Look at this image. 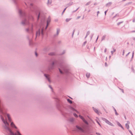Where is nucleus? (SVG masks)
Segmentation results:
<instances>
[{
	"label": "nucleus",
	"mask_w": 135,
	"mask_h": 135,
	"mask_svg": "<svg viewBox=\"0 0 135 135\" xmlns=\"http://www.w3.org/2000/svg\"><path fill=\"white\" fill-rule=\"evenodd\" d=\"M104 120L106 123L108 124L109 125L112 126H114V125L112 123L110 122L109 120L107 119H105Z\"/></svg>",
	"instance_id": "1"
},
{
	"label": "nucleus",
	"mask_w": 135,
	"mask_h": 135,
	"mask_svg": "<svg viewBox=\"0 0 135 135\" xmlns=\"http://www.w3.org/2000/svg\"><path fill=\"white\" fill-rule=\"evenodd\" d=\"M43 30H44V29L42 28L41 30V31H40V30H39V31L37 32L36 35V37L37 36H39V35L40 32H41V33L42 35H43Z\"/></svg>",
	"instance_id": "2"
},
{
	"label": "nucleus",
	"mask_w": 135,
	"mask_h": 135,
	"mask_svg": "<svg viewBox=\"0 0 135 135\" xmlns=\"http://www.w3.org/2000/svg\"><path fill=\"white\" fill-rule=\"evenodd\" d=\"M51 21V18L50 17H49L47 20V24L46 26V27L45 29H46L48 26L49 25V23Z\"/></svg>",
	"instance_id": "3"
},
{
	"label": "nucleus",
	"mask_w": 135,
	"mask_h": 135,
	"mask_svg": "<svg viewBox=\"0 0 135 135\" xmlns=\"http://www.w3.org/2000/svg\"><path fill=\"white\" fill-rule=\"evenodd\" d=\"M79 117L81 119L83 120V121L84 122H85V123L86 124H88V123L87 122V121L84 119V118L82 116L80 115H79Z\"/></svg>",
	"instance_id": "4"
},
{
	"label": "nucleus",
	"mask_w": 135,
	"mask_h": 135,
	"mask_svg": "<svg viewBox=\"0 0 135 135\" xmlns=\"http://www.w3.org/2000/svg\"><path fill=\"white\" fill-rule=\"evenodd\" d=\"M11 126L13 128H15L16 129H17V127L15 126L14 123L12 122L11 124Z\"/></svg>",
	"instance_id": "5"
},
{
	"label": "nucleus",
	"mask_w": 135,
	"mask_h": 135,
	"mask_svg": "<svg viewBox=\"0 0 135 135\" xmlns=\"http://www.w3.org/2000/svg\"><path fill=\"white\" fill-rule=\"evenodd\" d=\"M6 116L8 118V119L9 121V122H11V118L10 117V115L8 114H6Z\"/></svg>",
	"instance_id": "6"
},
{
	"label": "nucleus",
	"mask_w": 135,
	"mask_h": 135,
	"mask_svg": "<svg viewBox=\"0 0 135 135\" xmlns=\"http://www.w3.org/2000/svg\"><path fill=\"white\" fill-rule=\"evenodd\" d=\"M45 75L46 77L47 78V79H48L49 81V82H50V79H49V75H46V74H45Z\"/></svg>",
	"instance_id": "7"
},
{
	"label": "nucleus",
	"mask_w": 135,
	"mask_h": 135,
	"mask_svg": "<svg viewBox=\"0 0 135 135\" xmlns=\"http://www.w3.org/2000/svg\"><path fill=\"white\" fill-rule=\"evenodd\" d=\"M76 128L78 129H79V130H80V131H83V129L81 128L79 126H76Z\"/></svg>",
	"instance_id": "8"
},
{
	"label": "nucleus",
	"mask_w": 135,
	"mask_h": 135,
	"mask_svg": "<svg viewBox=\"0 0 135 135\" xmlns=\"http://www.w3.org/2000/svg\"><path fill=\"white\" fill-rule=\"evenodd\" d=\"M90 75V74L89 73H87L86 74V76L88 78H89V77Z\"/></svg>",
	"instance_id": "9"
},
{
	"label": "nucleus",
	"mask_w": 135,
	"mask_h": 135,
	"mask_svg": "<svg viewBox=\"0 0 135 135\" xmlns=\"http://www.w3.org/2000/svg\"><path fill=\"white\" fill-rule=\"evenodd\" d=\"M93 110L97 114L98 113V111L97 109L95 108H94Z\"/></svg>",
	"instance_id": "10"
},
{
	"label": "nucleus",
	"mask_w": 135,
	"mask_h": 135,
	"mask_svg": "<svg viewBox=\"0 0 135 135\" xmlns=\"http://www.w3.org/2000/svg\"><path fill=\"white\" fill-rule=\"evenodd\" d=\"M67 101H68V102H69L71 104L72 103V101L71 100H70V99H67Z\"/></svg>",
	"instance_id": "11"
},
{
	"label": "nucleus",
	"mask_w": 135,
	"mask_h": 135,
	"mask_svg": "<svg viewBox=\"0 0 135 135\" xmlns=\"http://www.w3.org/2000/svg\"><path fill=\"white\" fill-rule=\"evenodd\" d=\"M116 51L115 49H113V51H111V52L112 53V54H113V53L115 52Z\"/></svg>",
	"instance_id": "12"
},
{
	"label": "nucleus",
	"mask_w": 135,
	"mask_h": 135,
	"mask_svg": "<svg viewBox=\"0 0 135 135\" xmlns=\"http://www.w3.org/2000/svg\"><path fill=\"white\" fill-rule=\"evenodd\" d=\"M117 124L119 126L122 128V127L121 126V124L119 122H117Z\"/></svg>",
	"instance_id": "13"
},
{
	"label": "nucleus",
	"mask_w": 135,
	"mask_h": 135,
	"mask_svg": "<svg viewBox=\"0 0 135 135\" xmlns=\"http://www.w3.org/2000/svg\"><path fill=\"white\" fill-rule=\"evenodd\" d=\"M126 128L127 129H128L129 128V126L128 124H126Z\"/></svg>",
	"instance_id": "14"
},
{
	"label": "nucleus",
	"mask_w": 135,
	"mask_h": 135,
	"mask_svg": "<svg viewBox=\"0 0 135 135\" xmlns=\"http://www.w3.org/2000/svg\"><path fill=\"white\" fill-rule=\"evenodd\" d=\"M114 110L115 112V114L116 115H118V114L117 113V112L116 111V109H114Z\"/></svg>",
	"instance_id": "15"
},
{
	"label": "nucleus",
	"mask_w": 135,
	"mask_h": 135,
	"mask_svg": "<svg viewBox=\"0 0 135 135\" xmlns=\"http://www.w3.org/2000/svg\"><path fill=\"white\" fill-rule=\"evenodd\" d=\"M74 116L75 117H78L77 115H76V114H74Z\"/></svg>",
	"instance_id": "16"
},
{
	"label": "nucleus",
	"mask_w": 135,
	"mask_h": 135,
	"mask_svg": "<svg viewBox=\"0 0 135 135\" xmlns=\"http://www.w3.org/2000/svg\"><path fill=\"white\" fill-rule=\"evenodd\" d=\"M97 123L99 124V125L100 126H101L100 125V123L98 122V121H97Z\"/></svg>",
	"instance_id": "17"
},
{
	"label": "nucleus",
	"mask_w": 135,
	"mask_h": 135,
	"mask_svg": "<svg viewBox=\"0 0 135 135\" xmlns=\"http://www.w3.org/2000/svg\"><path fill=\"white\" fill-rule=\"evenodd\" d=\"M107 50V49L106 48H105L104 50V52H106Z\"/></svg>",
	"instance_id": "18"
},
{
	"label": "nucleus",
	"mask_w": 135,
	"mask_h": 135,
	"mask_svg": "<svg viewBox=\"0 0 135 135\" xmlns=\"http://www.w3.org/2000/svg\"><path fill=\"white\" fill-rule=\"evenodd\" d=\"M107 11H107H105V15H106V14Z\"/></svg>",
	"instance_id": "19"
},
{
	"label": "nucleus",
	"mask_w": 135,
	"mask_h": 135,
	"mask_svg": "<svg viewBox=\"0 0 135 135\" xmlns=\"http://www.w3.org/2000/svg\"><path fill=\"white\" fill-rule=\"evenodd\" d=\"M59 71H60V73H63L62 72L61 70H60L59 69Z\"/></svg>",
	"instance_id": "20"
},
{
	"label": "nucleus",
	"mask_w": 135,
	"mask_h": 135,
	"mask_svg": "<svg viewBox=\"0 0 135 135\" xmlns=\"http://www.w3.org/2000/svg\"><path fill=\"white\" fill-rule=\"evenodd\" d=\"M69 20H70L67 19L66 20V21L68 22V21Z\"/></svg>",
	"instance_id": "21"
},
{
	"label": "nucleus",
	"mask_w": 135,
	"mask_h": 135,
	"mask_svg": "<svg viewBox=\"0 0 135 135\" xmlns=\"http://www.w3.org/2000/svg\"><path fill=\"white\" fill-rule=\"evenodd\" d=\"M66 8H65L64 9V10L63 11V12H64L65 11V10L66 9Z\"/></svg>",
	"instance_id": "22"
},
{
	"label": "nucleus",
	"mask_w": 135,
	"mask_h": 135,
	"mask_svg": "<svg viewBox=\"0 0 135 135\" xmlns=\"http://www.w3.org/2000/svg\"><path fill=\"white\" fill-rule=\"evenodd\" d=\"M105 65H106V66H107V63H106H106H105Z\"/></svg>",
	"instance_id": "23"
},
{
	"label": "nucleus",
	"mask_w": 135,
	"mask_h": 135,
	"mask_svg": "<svg viewBox=\"0 0 135 135\" xmlns=\"http://www.w3.org/2000/svg\"><path fill=\"white\" fill-rule=\"evenodd\" d=\"M80 17H78L77 18V19H79V18H80Z\"/></svg>",
	"instance_id": "24"
},
{
	"label": "nucleus",
	"mask_w": 135,
	"mask_h": 135,
	"mask_svg": "<svg viewBox=\"0 0 135 135\" xmlns=\"http://www.w3.org/2000/svg\"><path fill=\"white\" fill-rule=\"evenodd\" d=\"M35 55L36 56H37V53H35Z\"/></svg>",
	"instance_id": "25"
},
{
	"label": "nucleus",
	"mask_w": 135,
	"mask_h": 135,
	"mask_svg": "<svg viewBox=\"0 0 135 135\" xmlns=\"http://www.w3.org/2000/svg\"><path fill=\"white\" fill-rule=\"evenodd\" d=\"M134 54V52H133V55H132V56H133Z\"/></svg>",
	"instance_id": "26"
},
{
	"label": "nucleus",
	"mask_w": 135,
	"mask_h": 135,
	"mask_svg": "<svg viewBox=\"0 0 135 135\" xmlns=\"http://www.w3.org/2000/svg\"><path fill=\"white\" fill-rule=\"evenodd\" d=\"M96 134H97L100 135V134L99 133H96Z\"/></svg>",
	"instance_id": "27"
},
{
	"label": "nucleus",
	"mask_w": 135,
	"mask_h": 135,
	"mask_svg": "<svg viewBox=\"0 0 135 135\" xmlns=\"http://www.w3.org/2000/svg\"><path fill=\"white\" fill-rule=\"evenodd\" d=\"M119 24H120V23H118V25H119Z\"/></svg>",
	"instance_id": "28"
},
{
	"label": "nucleus",
	"mask_w": 135,
	"mask_h": 135,
	"mask_svg": "<svg viewBox=\"0 0 135 135\" xmlns=\"http://www.w3.org/2000/svg\"><path fill=\"white\" fill-rule=\"evenodd\" d=\"M39 16H38V18H39Z\"/></svg>",
	"instance_id": "29"
},
{
	"label": "nucleus",
	"mask_w": 135,
	"mask_h": 135,
	"mask_svg": "<svg viewBox=\"0 0 135 135\" xmlns=\"http://www.w3.org/2000/svg\"><path fill=\"white\" fill-rule=\"evenodd\" d=\"M99 12V11H98V13Z\"/></svg>",
	"instance_id": "30"
},
{
	"label": "nucleus",
	"mask_w": 135,
	"mask_h": 135,
	"mask_svg": "<svg viewBox=\"0 0 135 135\" xmlns=\"http://www.w3.org/2000/svg\"><path fill=\"white\" fill-rule=\"evenodd\" d=\"M133 71H134V70L133 69Z\"/></svg>",
	"instance_id": "31"
},
{
	"label": "nucleus",
	"mask_w": 135,
	"mask_h": 135,
	"mask_svg": "<svg viewBox=\"0 0 135 135\" xmlns=\"http://www.w3.org/2000/svg\"><path fill=\"white\" fill-rule=\"evenodd\" d=\"M123 92V91H122Z\"/></svg>",
	"instance_id": "32"
},
{
	"label": "nucleus",
	"mask_w": 135,
	"mask_h": 135,
	"mask_svg": "<svg viewBox=\"0 0 135 135\" xmlns=\"http://www.w3.org/2000/svg\"><path fill=\"white\" fill-rule=\"evenodd\" d=\"M22 23L23 24H24V23H23V22H22Z\"/></svg>",
	"instance_id": "33"
}]
</instances>
